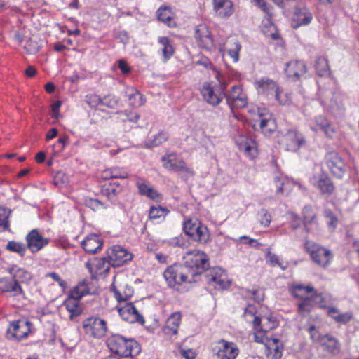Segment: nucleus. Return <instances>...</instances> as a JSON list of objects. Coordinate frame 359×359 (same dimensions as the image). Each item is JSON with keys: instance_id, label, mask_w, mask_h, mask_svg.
Here are the masks:
<instances>
[{"instance_id": "49530a36", "label": "nucleus", "mask_w": 359, "mask_h": 359, "mask_svg": "<svg viewBox=\"0 0 359 359\" xmlns=\"http://www.w3.org/2000/svg\"><path fill=\"white\" fill-rule=\"evenodd\" d=\"M168 139V135L167 133L163 131L158 133L154 135L153 139L146 143L147 147H157L167 141Z\"/></svg>"}, {"instance_id": "4be33fe9", "label": "nucleus", "mask_w": 359, "mask_h": 359, "mask_svg": "<svg viewBox=\"0 0 359 359\" xmlns=\"http://www.w3.org/2000/svg\"><path fill=\"white\" fill-rule=\"evenodd\" d=\"M306 66L302 60H291L285 64V71L288 77L299 79L306 73Z\"/></svg>"}, {"instance_id": "2f4dec72", "label": "nucleus", "mask_w": 359, "mask_h": 359, "mask_svg": "<svg viewBox=\"0 0 359 359\" xmlns=\"http://www.w3.org/2000/svg\"><path fill=\"white\" fill-rule=\"evenodd\" d=\"M323 340L322 345L325 351L332 355H337L340 352L341 345L336 338L330 334H325L323 336Z\"/></svg>"}, {"instance_id": "603ef678", "label": "nucleus", "mask_w": 359, "mask_h": 359, "mask_svg": "<svg viewBox=\"0 0 359 359\" xmlns=\"http://www.w3.org/2000/svg\"><path fill=\"white\" fill-rule=\"evenodd\" d=\"M274 97L278 103L281 105H290L292 102L291 95L284 93L280 89L276 92V94Z\"/></svg>"}, {"instance_id": "de8ad7c7", "label": "nucleus", "mask_w": 359, "mask_h": 359, "mask_svg": "<svg viewBox=\"0 0 359 359\" xmlns=\"http://www.w3.org/2000/svg\"><path fill=\"white\" fill-rule=\"evenodd\" d=\"M41 48V43L36 39H29L25 45V49L29 54H35Z\"/></svg>"}, {"instance_id": "680f3d73", "label": "nucleus", "mask_w": 359, "mask_h": 359, "mask_svg": "<svg viewBox=\"0 0 359 359\" xmlns=\"http://www.w3.org/2000/svg\"><path fill=\"white\" fill-rule=\"evenodd\" d=\"M252 298L258 303L262 302L264 298V292L260 289L252 290L250 291Z\"/></svg>"}, {"instance_id": "20e7f679", "label": "nucleus", "mask_w": 359, "mask_h": 359, "mask_svg": "<svg viewBox=\"0 0 359 359\" xmlns=\"http://www.w3.org/2000/svg\"><path fill=\"white\" fill-rule=\"evenodd\" d=\"M88 292L89 287L86 280L79 283L71 290L68 298L64 302L67 310L70 313L71 318L78 316L81 314V308L79 304V301Z\"/></svg>"}, {"instance_id": "37998d69", "label": "nucleus", "mask_w": 359, "mask_h": 359, "mask_svg": "<svg viewBox=\"0 0 359 359\" xmlns=\"http://www.w3.org/2000/svg\"><path fill=\"white\" fill-rule=\"evenodd\" d=\"M115 185V183L111 182L105 184L101 189L102 194L107 196L109 199H112L114 197L116 196L121 191V188H116Z\"/></svg>"}, {"instance_id": "0eeeda50", "label": "nucleus", "mask_w": 359, "mask_h": 359, "mask_svg": "<svg viewBox=\"0 0 359 359\" xmlns=\"http://www.w3.org/2000/svg\"><path fill=\"white\" fill-rule=\"evenodd\" d=\"M306 143L304 135L296 128L289 129L280 140V145L288 151L296 152Z\"/></svg>"}, {"instance_id": "13d9d810", "label": "nucleus", "mask_w": 359, "mask_h": 359, "mask_svg": "<svg viewBox=\"0 0 359 359\" xmlns=\"http://www.w3.org/2000/svg\"><path fill=\"white\" fill-rule=\"evenodd\" d=\"M267 261L270 263V264L272 266L278 265L280 267H281V269L283 270L286 269V266H283L282 264L279 262L278 257L276 255L273 254L270 252H269L267 254Z\"/></svg>"}, {"instance_id": "c03bdc74", "label": "nucleus", "mask_w": 359, "mask_h": 359, "mask_svg": "<svg viewBox=\"0 0 359 359\" xmlns=\"http://www.w3.org/2000/svg\"><path fill=\"white\" fill-rule=\"evenodd\" d=\"M130 104L134 107H138L144 104V100L143 95L137 90H132V93L128 95Z\"/></svg>"}, {"instance_id": "09e8293b", "label": "nucleus", "mask_w": 359, "mask_h": 359, "mask_svg": "<svg viewBox=\"0 0 359 359\" xmlns=\"http://www.w3.org/2000/svg\"><path fill=\"white\" fill-rule=\"evenodd\" d=\"M168 212V210L162 208L161 206H152L150 208L149 210V218L154 219H160L161 217L165 218Z\"/></svg>"}, {"instance_id": "5fc2aeb1", "label": "nucleus", "mask_w": 359, "mask_h": 359, "mask_svg": "<svg viewBox=\"0 0 359 359\" xmlns=\"http://www.w3.org/2000/svg\"><path fill=\"white\" fill-rule=\"evenodd\" d=\"M273 181L277 188L276 194H283L284 193V186L287 182V180L283 177L276 176L274 177Z\"/></svg>"}, {"instance_id": "393cba45", "label": "nucleus", "mask_w": 359, "mask_h": 359, "mask_svg": "<svg viewBox=\"0 0 359 359\" xmlns=\"http://www.w3.org/2000/svg\"><path fill=\"white\" fill-rule=\"evenodd\" d=\"M213 9L220 18H228L233 11V4L231 0H212Z\"/></svg>"}, {"instance_id": "4468645a", "label": "nucleus", "mask_w": 359, "mask_h": 359, "mask_svg": "<svg viewBox=\"0 0 359 359\" xmlns=\"http://www.w3.org/2000/svg\"><path fill=\"white\" fill-rule=\"evenodd\" d=\"M199 47L205 50H211L213 46V39L208 27L203 25H199L196 27L194 36Z\"/></svg>"}, {"instance_id": "cd10ccee", "label": "nucleus", "mask_w": 359, "mask_h": 359, "mask_svg": "<svg viewBox=\"0 0 359 359\" xmlns=\"http://www.w3.org/2000/svg\"><path fill=\"white\" fill-rule=\"evenodd\" d=\"M95 104V107L99 105L106 106L108 108L116 109L119 104V99L113 95H107L101 97L99 95H94L91 96V104Z\"/></svg>"}, {"instance_id": "ddd939ff", "label": "nucleus", "mask_w": 359, "mask_h": 359, "mask_svg": "<svg viewBox=\"0 0 359 359\" xmlns=\"http://www.w3.org/2000/svg\"><path fill=\"white\" fill-rule=\"evenodd\" d=\"M118 311L122 319L125 321L130 323H139L142 325L144 323L143 316L140 314L131 302L126 303L124 306L118 307Z\"/></svg>"}, {"instance_id": "1a4fd4ad", "label": "nucleus", "mask_w": 359, "mask_h": 359, "mask_svg": "<svg viewBox=\"0 0 359 359\" xmlns=\"http://www.w3.org/2000/svg\"><path fill=\"white\" fill-rule=\"evenodd\" d=\"M224 88H215L208 83H204L201 89V94L203 100L212 107L218 106L225 96Z\"/></svg>"}, {"instance_id": "338daca9", "label": "nucleus", "mask_w": 359, "mask_h": 359, "mask_svg": "<svg viewBox=\"0 0 359 359\" xmlns=\"http://www.w3.org/2000/svg\"><path fill=\"white\" fill-rule=\"evenodd\" d=\"M254 319L252 320L253 327L255 331L258 330H264V325H262V319L258 316H253Z\"/></svg>"}, {"instance_id": "a18cd8bd", "label": "nucleus", "mask_w": 359, "mask_h": 359, "mask_svg": "<svg viewBox=\"0 0 359 359\" xmlns=\"http://www.w3.org/2000/svg\"><path fill=\"white\" fill-rule=\"evenodd\" d=\"M6 249L11 252H16L22 257L26 252L27 247L22 243L11 241L7 243Z\"/></svg>"}, {"instance_id": "412c9836", "label": "nucleus", "mask_w": 359, "mask_h": 359, "mask_svg": "<svg viewBox=\"0 0 359 359\" xmlns=\"http://www.w3.org/2000/svg\"><path fill=\"white\" fill-rule=\"evenodd\" d=\"M304 230L306 233H313L318 227L317 215L311 205H306L302 210Z\"/></svg>"}, {"instance_id": "a878e982", "label": "nucleus", "mask_w": 359, "mask_h": 359, "mask_svg": "<svg viewBox=\"0 0 359 359\" xmlns=\"http://www.w3.org/2000/svg\"><path fill=\"white\" fill-rule=\"evenodd\" d=\"M0 292L13 293V296L23 294V290L18 282H16L13 276L11 278H0Z\"/></svg>"}, {"instance_id": "0e129e2a", "label": "nucleus", "mask_w": 359, "mask_h": 359, "mask_svg": "<svg viewBox=\"0 0 359 359\" xmlns=\"http://www.w3.org/2000/svg\"><path fill=\"white\" fill-rule=\"evenodd\" d=\"M47 276L51 277L54 280L57 282L59 285L61 287L65 288L66 287V285H67L66 282L64 281L63 280H62L57 273H56L55 272H51V273H48Z\"/></svg>"}, {"instance_id": "2eb2a0df", "label": "nucleus", "mask_w": 359, "mask_h": 359, "mask_svg": "<svg viewBox=\"0 0 359 359\" xmlns=\"http://www.w3.org/2000/svg\"><path fill=\"white\" fill-rule=\"evenodd\" d=\"M27 248L32 252H36L47 245L49 239L43 237L37 229L32 230L26 236Z\"/></svg>"}, {"instance_id": "e433bc0d", "label": "nucleus", "mask_w": 359, "mask_h": 359, "mask_svg": "<svg viewBox=\"0 0 359 359\" xmlns=\"http://www.w3.org/2000/svg\"><path fill=\"white\" fill-rule=\"evenodd\" d=\"M158 41L163 46L162 53L165 60L170 58L175 51L170 40L166 36H161Z\"/></svg>"}, {"instance_id": "a211bd4d", "label": "nucleus", "mask_w": 359, "mask_h": 359, "mask_svg": "<svg viewBox=\"0 0 359 359\" xmlns=\"http://www.w3.org/2000/svg\"><path fill=\"white\" fill-rule=\"evenodd\" d=\"M109 257L114 266H121L133 259V255L120 245H114L111 249Z\"/></svg>"}, {"instance_id": "5701e85b", "label": "nucleus", "mask_w": 359, "mask_h": 359, "mask_svg": "<svg viewBox=\"0 0 359 359\" xmlns=\"http://www.w3.org/2000/svg\"><path fill=\"white\" fill-rule=\"evenodd\" d=\"M221 344L217 351V356L219 359H236L238 355L239 349L233 342H229L224 339L219 341Z\"/></svg>"}, {"instance_id": "c756f323", "label": "nucleus", "mask_w": 359, "mask_h": 359, "mask_svg": "<svg viewBox=\"0 0 359 359\" xmlns=\"http://www.w3.org/2000/svg\"><path fill=\"white\" fill-rule=\"evenodd\" d=\"M111 291L114 293V297L119 302H126L130 299L133 294V290L131 287L125 285L117 287L114 283L111 285Z\"/></svg>"}, {"instance_id": "8fccbe9b", "label": "nucleus", "mask_w": 359, "mask_h": 359, "mask_svg": "<svg viewBox=\"0 0 359 359\" xmlns=\"http://www.w3.org/2000/svg\"><path fill=\"white\" fill-rule=\"evenodd\" d=\"M103 239L95 233H91V254H96L102 250Z\"/></svg>"}, {"instance_id": "72a5a7b5", "label": "nucleus", "mask_w": 359, "mask_h": 359, "mask_svg": "<svg viewBox=\"0 0 359 359\" xmlns=\"http://www.w3.org/2000/svg\"><path fill=\"white\" fill-rule=\"evenodd\" d=\"M107 330L106 322L101 318H95L91 324V334L95 337H103Z\"/></svg>"}, {"instance_id": "69168bd1", "label": "nucleus", "mask_w": 359, "mask_h": 359, "mask_svg": "<svg viewBox=\"0 0 359 359\" xmlns=\"http://www.w3.org/2000/svg\"><path fill=\"white\" fill-rule=\"evenodd\" d=\"M180 353L186 359H194L196 356V353L192 349H181Z\"/></svg>"}, {"instance_id": "f704fd0d", "label": "nucleus", "mask_w": 359, "mask_h": 359, "mask_svg": "<svg viewBox=\"0 0 359 359\" xmlns=\"http://www.w3.org/2000/svg\"><path fill=\"white\" fill-rule=\"evenodd\" d=\"M327 314L332 317L336 322L346 324L352 318V314L350 312L339 313V310L335 307H329Z\"/></svg>"}, {"instance_id": "7c9ffc66", "label": "nucleus", "mask_w": 359, "mask_h": 359, "mask_svg": "<svg viewBox=\"0 0 359 359\" xmlns=\"http://www.w3.org/2000/svg\"><path fill=\"white\" fill-rule=\"evenodd\" d=\"M8 271L14 280L19 283H28L32 278L30 272L23 268H18L17 266H11Z\"/></svg>"}, {"instance_id": "f8f14e48", "label": "nucleus", "mask_w": 359, "mask_h": 359, "mask_svg": "<svg viewBox=\"0 0 359 359\" xmlns=\"http://www.w3.org/2000/svg\"><path fill=\"white\" fill-rule=\"evenodd\" d=\"M206 282L212 284L216 289L224 290L230 286L231 282L227 280L226 275L219 268H213L210 273H205Z\"/></svg>"}, {"instance_id": "7ed1b4c3", "label": "nucleus", "mask_w": 359, "mask_h": 359, "mask_svg": "<svg viewBox=\"0 0 359 359\" xmlns=\"http://www.w3.org/2000/svg\"><path fill=\"white\" fill-rule=\"evenodd\" d=\"M107 346L111 352L121 357L137 355L140 352V346L134 339L126 338L118 334L108 339Z\"/></svg>"}, {"instance_id": "ea45409f", "label": "nucleus", "mask_w": 359, "mask_h": 359, "mask_svg": "<svg viewBox=\"0 0 359 359\" xmlns=\"http://www.w3.org/2000/svg\"><path fill=\"white\" fill-rule=\"evenodd\" d=\"M11 212L8 208H0V232L11 231L8 221Z\"/></svg>"}, {"instance_id": "6ab92c4d", "label": "nucleus", "mask_w": 359, "mask_h": 359, "mask_svg": "<svg viewBox=\"0 0 359 359\" xmlns=\"http://www.w3.org/2000/svg\"><path fill=\"white\" fill-rule=\"evenodd\" d=\"M314 123L315 125L311 126L313 131H322L329 138H332L335 135L336 130L334 127L325 116L323 115L316 116L314 118Z\"/></svg>"}, {"instance_id": "423d86ee", "label": "nucleus", "mask_w": 359, "mask_h": 359, "mask_svg": "<svg viewBox=\"0 0 359 359\" xmlns=\"http://www.w3.org/2000/svg\"><path fill=\"white\" fill-rule=\"evenodd\" d=\"M304 245L311 258L316 264L325 267L330 263L332 255L329 250L309 240L305 241Z\"/></svg>"}, {"instance_id": "052dcab7", "label": "nucleus", "mask_w": 359, "mask_h": 359, "mask_svg": "<svg viewBox=\"0 0 359 359\" xmlns=\"http://www.w3.org/2000/svg\"><path fill=\"white\" fill-rule=\"evenodd\" d=\"M107 262L105 257H102L100 259L95 258L93 260V264L97 267V269H109L107 266Z\"/></svg>"}, {"instance_id": "473e14b6", "label": "nucleus", "mask_w": 359, "mask_h": 359, "mask_svg": "<svg viewBox=\"0 0 359 359\" xmlns=\"http://www.w3.org/2000/svg\"><path fill=\"white\" fill-rule=\"evenodd\" d=\"M317 187L322 194L331 195L334 190V186L331 179L325 175H321L318 179Z\"/></svg>"}, {"instance_id": "bf43d9fd", "label": "nucleus", "mask_w": 359, "mask_h": 359, "mask_svg": "<svg viewBox=\"0 0 359 359\" xmlns=\"http://www.w3.org/2000/svg\"><path fill=\"white\" fill-rule=\"evenodd\" d=\"M113 175V179H126L128 177V174L123 169L114 168H111Z\"/></svg>"}, {"instance_id": "aec40b11", "label": "nucleus", "mask_w": 359, "mask_h": 359, "mask_svg": "<svg viewBox=\"0 0 359 359\" xmlns=\"http://www.w3.org/2000/svg\"><path fill=\"white\" fill-rule=\"evenodd\" d=\"M255 84L259 93L266 95L269 99L273 97L280 89L277 83L269 78H262Z\"/></svg>"}, {"instance_id": "79ce46f5", "label": "nucleus", "mask_w": 359, "mask_h": 359, "mask_svg": "<svg viewBox=\"0 0 359 359\" xmlns=\"http://www.w3.org/2000/svg\"><path fill=\"white\" fill-rule=\"evenodd\" d=\"M269 348L274 352L272 359H280L283 353V345L279 344L280 340L277 338H271L268 341Z\"/></svg>"}, {"instance_id": "f3484780", "label": "nucleus", "mask_w": 359, "mask_h": 359, "mask_svg": "<svg viewBox=\"0 0 359 359\" xmlns=\"http://www.w3.org/2000/svg\"><path fill=\"white\" fill-rule=\"evenodd\" d=\"M327 165L330 171L341 178L345 173V163L343 159L336 153H330L326 156Z\"/></svg>"}, {"instance_id": "f257e3e1", "label": "nucleus", "mask_w": 359, "mask_h": 359, "mask_svg": "<svg viewBox=\"0 0 359 359\" xmlns=\"http://www.w3.org/2000/svg\"><path fill=\"white\" fill-rule=\"evenodd\" d=\"M184 258V264H173L163 273L164 278L171 287L185 282L198 281V277L209 268L208 256L203 252L188 251Z\"/></svg>"}, {"instance_id": "e2e57ef3", "label": "nucleus", "mask_w": 359, "mask_h": 359, "mask_svg": "<svg viewBox=\"0 0 359 359\" xmlns=\"http://www.w3.org/2000/svg\"><path fill=\"white\" fill-rule=\"evenodd\" d=\"M62 102L60 100L55 101L51 105V116L54 118H57L60 114V108Z\"/></svg>"}, {"instance_id": "f03ea898", "label": "nucleus", "mask_w": 359, "mask_h": 359, "mask_svg": "<svg viewBox=\"0 0 359 359\" xmlns=\"http://www.w3.org/2000/svg\"><path fill=\"white\" fill-rule=\"evenodd\" d=\"M291 292L294 297L300 299L297 306L298 312L301 314L310 313L313 306L322 299L321 294H318L315 289L310 285H292Z\"/></svg>"}, {"instance_id": "774afa93", "label": "nucleus", "mask_w": 359, "mask_h": 359, "mask_svg": "<svg viewBox=\"0 0 359 359\" xmlns=\"http://www.w3.org/2000/svg\"><path fill=\"white\" fill-rule=\"evenodd\" d=\"M118 68L124 74H127L130 72V68L128 67L126 62L123 60H118Z\"/></svg>"}, {"instance_id": "bb28decb", "label": "nucleus", "mask_w": 359, "mask_h": 359, "mask_svg": "<svg viewBox=\"0 0 359 359\" xmlns=\"http://www.w3.org/2000/svg\"><path fill=\"white\" fill-rule=\"evenodd\" d=\"M259 126L263 134L265 135H270L276 129V123L275 119L272 117L271 114L260 113Z\"/></svg>"}, {"instance_id": "b1692460", "label": "nucleus", "mask_w": 359, "mask_h": 359, "mask_svg": "<svg viewBox=\"0 0 359 359\" xmlns=\"http://www.w3.org/2000/svg\"><path fill=\"white\" fill-rule=\"evenodd\" d=\"M312 19V14L308 8H296L292 18V27L297 29L300 26L309 25Z\"/></svg>"}, {"instance_id": "4d7b16f0", "label": "nucleus", "mask_w": 359, "mask_h": 359, "mask_svg": "<svg viewBox=\"0 0 359 359\" xmlns=\"http://www.w3.org/2000/svg\"><path fill=\"white\" fill-rule=\"evenodd\" d=\"M264 320H266V322L264 323V332L274 329L278 325V321L273 317H264Z\"/></svg>"}, {"instance_id": "dca6fc26", "label": "nucleus", "mask_w": 359, "mask_h": 359, "mask_svg": "<svg viewBox=\"0 0 359 359\" xmlns=\"http://www.w3.org/2000/svg\"><path fill=\"white\" fill-rule=\"evenodd\" d=\"M138 189V193L143 196H146L156 202H160L163 199V196L157 190L151 187L149 183L141 177H137L135 182Z\"/></svg>"}, {"instance_id": "9b49d317", "label": "nucleus", "mask_w": 359, "mask_h": 359, "mask_svg": "<svg viewBox=\"0 0 359 359\" xmlns=\"http://www.w3.org/2000/svg\"><path fill=\"white\" fill-rule=\"evenodd\" d=\"M161 160L163 167L166 169L175 172H181L186 177L192 176L194 174L193 171L186 165L185 162L180 158H177L175 154L163 156Z\"/></svg>"}, {"instance_id": "58836bf2", "label": "nucleus", "mask_w": 359, "mask_h": 359, "mask_svg": "<svg viewBox=\"0 0 359 359\" xmlns=\"http://www.w3.org/2000/svg\"><path fill=\"white\" fill-rule=\"evenodd\" d=\"M158 20L166 24L168 27L172 26L173 19L171 10L168 7H161L157 11Z\"/></svg>"}, {"instance_id": "c9c22d12", "label": "nucleus", "mask_w": 359, "mask_h": 359, "mask_svg": "<svg viewBox=\"0 0 359 359\" xmlns=\"http://www.w3.org/2000/svg\"><path fill=\"white\" fill-rule=\"evenodd\" d=\"M235 142L241 151H244L247 155H251V150L253 149L254 142L250 140L245 135H238L236 137Z\"/></svg>"}, {"instance_id": "6e6552de", "label": "nucleus", "mask_w": 359, "mask_h": 359, "mask_svg": "<svg viewBox=\"0 0 359 359\" xmlns=\"http://www.w3.org/2000/svg\"><path fill=\"white\" fill-rule=\"evenodd\" d=\"M224 97L232 111L234 109H243L247 107L248 97L240 86H233L229 92L225 93Z\"/></svg>"}, {"instance_id": "c85d7f7f", "label": "nucleus", "mask_w": 359, "mask_h": 359, "mask_svg": "<svg viewBox=\"0 0 359 359\" xmlns=\"http://www.w3.org/2000/svg\"><path fill=\"white\" fill-rule=\"evenodd\" d=\"M181 313L180 312L173 313L170 316L166 321L163 331L166 334L175 335L178 332V327L181 322Z\"/></svg>"}, {"instance_id": "9d476101", "label": "nucleus", "mask_w": 359, "mask_h": 359, "mask_svg": "<svg viewBox=\"0 0 359 359\" xmlns=\"http://www.w3.org/2000/svg\"><path fill=\"white\" fill-rule=\"evenodd\" d=\"M31 323L27 320L13 321L8 330L6 336L8 339L20 341L28 336L30 332Z\"/></svg>"}, {"instance_id": "3c124183", "label": "nucleus", "mask_w": 359, "mask_h": 359, "mask_svg": "<svg viewBox=\"0 0 359 359\" xmlns=\"http://www.w3.org/2000/svg\"><path fill=\"white\" fill-rule=\"evenodd\" d=\"M69 183V177L63 172L58 171L53 177V184L58 187H65Z\"/></svg>"}, {"instance_id": "6e6d98bb", "label": "nucleus", "mask_w": 359, "mask_h": 359, "mask_svg": "<svg viewBox=\"0 0 359 359\" xmlns=\"http://www.w3.org/2000/svg\"><path fill=\"white\" fill-rule=\"evenodd\" d=\"M261 215L260 224L264 227H268L271 222V216L266 209H262L259 212Z\"/></svg>"}, {"instance_id": "864d4df0", "label": "nucleus", "mask_w": 359, "mask_h": 359, "mask_svg": "<svg viewBox=\"0 0 359 359\" xmlns=\"http://www.w3.org/2000/svg\"><path fill=\"white\" fill-rule=\"evenodd\" d=\"M323 215L328 219L327 225L330 228L335 229L338 224V219L330 209H325Z\"/></svg>"}, {"instance_id": "39448f33", "label": "nucleus", "mask_w": 359, "mask_h": 359, "mask_svg": "<svg viewBox=\"0 0 359 359\" xmlns=\"http://www.w3.org/2000/svg\"><path fill=\"white\" fill-rule=\"evenodd\" d=\"M183 229L187 235L199 243H205L209 239L207 226L196 218L189 219L184 222Z\"/></svg>"}, {"instance_id": "a19ab883", "label": "nucleus", "mask_w": 359, "mask_h": 359, "mask_svg": "<svg viewBox=\"0 0 359 359\" xmlns=\"http://www.w3.org/2000/svg\"><path fill=\"white\" fill-rule=\"evenodd\" d=\"M228 53L233 59L234 62L239 60V53L241 49V43L236 40H230L227 43Z\"/></svg>"}, {"instance_id": "4c0bfd02", "label": "nucleus", "mask_w": 359, "mask_h": 359, "mask_svg": "<svg viewBox=\"0 0 359 359\" xmlns=\"http://www.w3.org/2000/svg\"><path fill=\"white\" fill-rule=\"evenodd\" d=\"M315 69L320 76L328 75L330 73V68L327 60L323 57H318L315 63Z\"/></svg>"}]
</instances>
